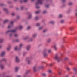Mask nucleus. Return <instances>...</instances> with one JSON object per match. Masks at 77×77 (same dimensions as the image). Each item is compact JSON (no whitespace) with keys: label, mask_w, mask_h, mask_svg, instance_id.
<instances>
[{"label":"nucleus","mask_w":77,"mask_h":77,"mask_svg":"<svg viewBox=\"0 0 77 77\" xmlns=\"http://www.w3.org/2000/svg\"><path fill=\"white\" fill-rule=\"evenodd\" d=\"M42 1H43V0H37V2L36 3V8L38 9L39 8V7L37 6V5H39V4L42 5Z\"/></svg>","instance_id":"1"},{"label":"nucleus","mask_w":77,"mask_h":77,"mask_svg":"<svg viewBox=\"0 0 77 77\" xmlns=\"http://www.w3.org/2000/svg\"><path fill=\"white\" fill-rule=\"evenodd\" d=\"M18 29V27H16L15 29V30H11L8 31L6 32V33H9V32H11V33H15L16 32V30Z\"/></svg>","instance_id":"2"},{"label":"nucleus","mask_w":77,"mask_h":77,"mask_svg":"<svg viewBox=\"0 0 77 77\" xmlns=\"http://www.w3.org/2000/svg\"><path fill=\"white\" fill-rule=\"evenodd\" d=\"M55 59L57 60L58 61V62H60V58L57 55H56L55 57Z\"/></svg>","instance_id":"3"},{"label":"nucleus","mask_w":77,"mask_h":77,"mask_svg":"<svg viewBox=\"0 0 77 77\" xmlns=\"http://www.w3.org/2000/svg\"><path fill=\"white\" fill-rule=\"evenodd\" d=\"M13 23H14L13 21H12L11 22V24L10 25V26L8 25V27L9 29L12 27V26H13L12 24H13Z\"/></svg>","instance_id":"4"},{"label":"nucleus","mask_w":77,"mask_h":77,"mask_svg":"<svg viewBox=\"0 0 77 77\" xmlns=\"http://www.w3.org/2000/svg\"><path fill=\"white\" fill-rule=\"evenodd\" d=\"M5 51H3L1 53V56L2 57H3L5 56Z\"/></svg>","instance_id":"5"},{"label":"nucleus","mask_w":77,"mask_h":77,"mask_svg":"<svg viewBox=\"0 0 77 77\" xmlns=\"http://www.w3.org/2000/svg\"><path fill=\"white\" fill-rule=\"evenodd\" d=\"M26 60H28V64H30V63H31V61H30V60H29V58H27L26 59Z\"/></svg>","instance_id":"6"},{"label":"nucleus","mask_w":77,"mask_h":77,"mask_svg":"<svg viewBox=\"0 0 77 77\" xmlns=\"http://www.w3.org/2000/svg\"><path fill=\"white\" fill-rule=\"evenodd\" d=\"M73 69L74 71H75L76 73H77V68L76 67L74 68Z\"/></svg>","instance_id":"7"},{"label":"nucleus","mask_w":77,"mask_h":77,"mask_svg":"<svg viewBox=\"0 0 77 77\" xmlns=\"http://www.w3.org/2000/svg\"><path fill=\"white\" fill-rule=\"evenodd\" d=\"M16 60L17 62H19V61H20V60L18 59V57H16Z\"/></svg>","instance_id":"8"},{"label":"nucleus","mask_w":77,"mask_h":77,"mask_svg":"<svg viewBox=\"0 0 77 77\" xmlns=\"http://www.w3.org/2000/svg\"><path fill=\"white\" fill-rule=\"evenodd\" d=\"M33 71H34V72H36V66H34L33 67Z\"/></svg>","instance_id":"9"},{"label":"nucleus","mask_w":77,"mask_h":77,"mask_svg":"<svg viewBox=\"0 0 77 77\" xmlns=\"http://www.w3.org/2000/svg\"><path fill=\"white\" fill-rule=\"evenodd\" d=\"M30 45L28 46L26 48L27 50H30Z\"/></svg>","instance_id":"10"},{"label":"nucleus","mask_w":77,"mask_h":77,"mask_svg":"<svg viewBox=\"0 0 77 77\" xmlns=\"http://www.w3.org/2000/svg\"><path fill=\"white\" fill-rule=\"evenodd\" d=\"M8 21H9L8 20H5V21H4L3 23L5 24V23H7V22H8Z\"/></svg>","instance_id":"11"},{"label":"nucleus","mask_w":77,"mask_h":77,"mask_svg":"<svg viewBox=\"0 0 77 77\" xmlns=\"http://www.w3.org/2000/svg\"><path fill=\"white\" fill-rule=\"evenodd\" d=\"M0 67H1V68L2 69H3V68H4V66H3L2 64H0Z\"/></svg>","instance_id":"12"},{"label":"nucleus","mask_w":77,"mask_h":77,"mask_svg":"<svg viewBox=\"0 0 77 77\" xmlns=\"http://www.w3.org/2000/svg\"><path fill=\"white\" fill-rule=\"evenodd\" d=\"M42 75L43 76V77H46V74L45 73H42Z\"/></svg>","instance_id":"13"},{"label":"nucleus","mask_w":77,"mask_h":77,"mask_svg":"<svg viewBox=\"0 0 77 77\" xmlns=\"http://www.w3.org/2000/svg\"><path fill=\"white\" fill-rule=\"evenodd\" d=\"M44 57H46L47 56V54H46V52H45L44 53Z\"/></svg>","instance_id":"14"},{"label":"nucleus","mask_w":77,"mask_h":77,"mask_svg":"<svg viewBox=\"0 0 77 77\" xmlns=\"http://www.w3.org/2000/svg\"><path fill=\"white\" fill-rule=\"evenodd\" d=\"M19 69V68H18V67H16L15 68V71H16V72H17V71H18V70Z\"/></svg>","instance_id":"15"},{"label":"nucleus","mask_w":77,"mask_h":77,"mask_svg":"<svg viewBox=\"0 0 77 77\" xmlns=\"http://www.w3.org/2000/svg\"><path fill=\"white\" fill-rule=\"evenodd\" d=\"M23 28V26H20L19 28L20 30H21Z\"/></svg>","instance_id":"16"},{"label":"nucleus","mask_w":77,"mask_h":77,"mask_svg":"<svg viewBox=\"0 0 77 77\" xmlns=\"http://www.w3.org/2000/svg\"><path fill=\"white\" fill-rule=\"evenodd\" d=\"M54 47L55 50H57V47H56V45H54Z\"/></svg>","instance_id":"17"},{"label":"nucleus","mask_w":77,"mask_h":77,"mask_svg":"<svg viewBox=\"0 0 77 77\" xmlns=\"http://www.w3.org/2000/svg\"><path fill=\"white\" fill-rule=\"evenodd\" d=\"M10 48H11V46H8L7 48V50H10Z\"/></svg>","instance_id":"18"},{"label":"nucleus","mask_w":77,"mask_h":77,"mask_svg":"<svg viewBox=\"0 0 77 77\" xmlns=\"http://www.w3.org/2000/svg\"><path fill=\"white\" fill-rule=\"evenodd\" d=\"M31 17H32V15H31V14H30L28 17V19H30V18H31Z\"/></svg>","instance_id":"19"},{"label":"nucleus","mask_w":77,"mask_h":77,"mask_svg":"<svg viewBox=\"0 0 77 77\" xmlns=\"http://www.w3.org/2000/svg\"><path fill=\"white\" fill-rule=\"evenodd\" d=\"M50 24H53L54 23V22L53 21H51L50 22Z\"/></svg>","instance_id":"20"},{"label":"nucleus","mask_w":77,"mask_h":77,"mask_svg":"<svg viewBox=\"0 0 77 77\" xmlns=\"http://www.w3.org/2000/svg\"><path fill=\"white\" fill-rule=\"evenodd\" d=\"M69 63L70 65H72V62H69Z\"/></svg>","instance_id":"21"},{"label":"nucleus","mask_w":77,"mask_h":77,"mask_svg":"<svg viewBox=\"0 0 77 77\" xmlns=\"http://www.w3.org/2000/svg\"><path fill=\"white\" fill-rule=\"evenodd\" d=\"M33 36L34 38H35L36 36V34H35L33 35Z\"/></svg>","instance_id":"22"},{"label":"nucleus","mask_w":77,"mask_h":77,"mask_svg":"<svg viewBox=\"0 0 77 77\" xmlns=\"http://www.w3.org/2000/svg\"><path fill=\"white\" fill-rule=\"evenodd\" d=\"M70 30H73L74 29V28H73L72 27H71L70 28Z\"/></svg>","instance_id":"23"},{"label":"nucleus","mask_w":77,"mask_h":77,"mask_svg":"<svg viewBox=\"0 0 77 77\" xmlns=\"http://www.w3.org/2000/svg\"><path fill=\"white\" fill-rule=\"evenodd\" d=\"M3 42V40L2 39H0V43H2Z\"/></svg>","instance_id":"24"},{"label":"nucleus","mask_w":77,"mask_h":77,"mask_svg":"<svg viewBox=\"0 0 77 77\" xmlns=\"http://www.w3.org/2000/svg\"><path fill=\"white\" fill-rule=\"evenodd\" d=\"M68 60V57H65L64 58V60Z\"/></svg>","instance_id":"25"},{"label":"nucleus","mask_w":77,"mask_h":77,"mask_svg":"<svg viewBox=\"0 0 77 77\" xmlns=\"http://www.w3.org/2000/svg\"><path fill=\"white\" fill-rule=\"evenodd\" d=\"M63 17V15L62 14H60L59 16V18H62Z\"/></svg>","instance_id":"26"},{"label":"nucleus","mask_w":77,"mask_h":77,"mask_svg":"<svg viewBox=\"0 0 77 77\" xmlns=\"http://www.w3.org/2000/svg\"><path fill=\"white\" fill-rule=\"evenodd\" d=\"M23 46V44H20V48L19 49H20L21 48V47Z\"/></svg>","instance_id":"27"},{"label":"nucleus","mask_w":77,"mask_h":77,"mask_svg":"<svg viewBox=\"0 0 77 77\" xmlns=\"http://www.w3.org/2000/svg\"><path fill=\"white\" fill-rule=\"evenodd\" d=\"M66 69L67 71H69V70H70V69H69L68 67H66Z\"/></svg>","instance_id":"28"},{"label":"nucleus","mask_w":77,"mask_h":77,"mask_svg":"<svg viewBox=\"0 0 77 77\" xmlns=\"http://www.w3.org/2000/svg\"><path fill=\"white\" fill-rule=\"evenodd\" d=\"M4 10L5 12H7V11H8V10H7V9L6 8H4Z\"/></svg>","instance_id":"29"},{"label":"nucleus","mask_w":77,"mask_h":77,"mask_svg":"<svg viewBox=\"0 0 77 77\" xmlns=\"http://www.w3.org/2000/svg\"><path fill=\"white\" fill-rule=\"evenodd\" d=\"M38 19H39V17H35V20H38Z\"/></svg>","instance_id":"30"},{"label":"nucleus","mask_w":77,"mask_h":77,"mask_svg":"<svg viewBox=\"0 0 77 77\" xmlns=\"http://www.w3.org/2000/svg\"><path fill=\"white\" fill-rule=\"evenodd\" d=\"M39 12H40V11H37L35 12V14H39Z\"/></svg>","instance_id":"31"},{"label":"nucleus","mask_w":77,"mask_h":77,"mask_svg":"<svg viewBox=\"0 0 77 77\" xmlns=\"http://www.w3.org/2000/svg\"><path fill=\"white\" fill-rule=\"evenodd\" d=\"M51 41V40L50 39H49L47 40L48 42H50Z\"/></svg>","instance_id":"32"},{"label":"nucleus","mask_w":77,"mask_h":77,"mask_svg":"<svg viewBox=\"0 0 77 77\" xmlns=\"http://www.w3.org/2000/svg\"><path fill=\"white\" fill-rule=\"evenodd\" d=\"M52 72V71L51 70H49L48 71V72L49 73H51Z\"/></svg>","instance_id":"33"},{"label":"nucleus","mask_w":77,"mask_h":77,"mask_svg":"<svg viewBox=\"0 0 77 77\" xmlns=\"http://www.w3.org/2000/svg\"><path fill=\"white\" fill-rule=\"evenodd\" d=\"M45 7H46V8H48V6H49V5H45Z\"/></svg>","instance_id":"34"},{"label":"nucleus","mask_w":77,"mask_h":77,"mask_svg":"<svg viewBox=\"0 0 77 77\" xmlns=\"http://www.w3.org/2000/svg\"><path fill=\"white\" fill-rule=\"evenodd\" d=\"M44 68V67L43 66H42L41 67H39V69H42Z\"/></svg>","instance_id":"35"},{"label":"nucleus","mask_w":77,"mask_h":77,"mask_svg":"<svg viewBox=\"0 0 77 77\" xmlns=\"http://www.w3.org/2000/svg\"><path fill=\"white\" fill-rule=\"evenodd\" d=\"M2 60H3V61H6V59L4 58L2 59Z\"/></svg>","instance_id":"36"},{"label":"nucleus","mask_w":77,"mask_h":77,"mask_svg":"<svg viewBox=\"0 0 77 77\" xmlns=\"http://www.w3.org/2000/svg\"><path fill=\"white\" fill-rule=\"evenodd\" d=\"M61 23H64V20H62L61 21Z\"/></svg>","instance_id":"37"},{"label":"nucleus","mask_w":77,"mask_h":77,"mask_svg":"<svg viewBox=\"0 0 77 77\" xmlns=\"http://www.w3.org/2000/svg\"><path fill=\"white\" fill-rule=\"evenodd\" d=\"M18 35L17 34H16L14 35V36L15 37H17Z\"/></svg>","instance_id":"38"},{"label":"nucleus","mask_w":77,"mask_h":77,"mask_svg":"<svg viewBox=\"0 0 77 77\" xmlns=\"http://www.w3.org/2000/svg\"><path fill=\"white\" fill-rule=\"evenodd\" d=\"M69 5H72V3L71 2H70L69 3Z\"/></svg>","instance_id":"39"},{"label":"nucleus","mask_w":77,"mask_h":77,"mask_svg":"<svg viewBox=\"0 0 77 77\" xmlns=\"http://www.w3.org/2000/svg\"><path fill=\"white\" fill-rule=\"evenodd\" d=\"M30 28H31V27H30V26H29L28 27V28H27V29L28 30L30 29Z\"/></svg>","instance_id":"40"},{"label":"nucleus","mask_w":77,"mask_h":77,"mask_svg":"<svg viewBox=\"0 0 77 77\" xmlns=\"http://www.w3.org/2000/svg\"><path fill=\"white\" fill-rule=\"evenodd\" d=\"M45 13H47V11H44L43 12V14H45Z\"/></svg>","instance_id":"41"},{"label":"nucleus","mask_w":77,"mask_h":77,"mask_svg":"<svg viewBox=\"0 0 77 77\" xmlns=\"http://www.w3.org/2000/svg\"><path fill=\"white\" fill-rule=\"evenodd\" d=\"M29 71H26V74H28V73H29Z\"/></svg>","instance_id":"42"},{"label":"nucleus","mask_w":77,"mask_h":77,"mask_svg":"<svg viewBox=\"0 0 77 77\" xmlns=\"http://www.w3.org/2000/svg\"><path fill=\"white\" fill-rule=\"evenodd\" d=\"M58 73L59 75H60V74H61L62 73V72H59Z\"/></svg>","instance_id":"43"},{"label":"nucleus","mask_w":77,"mask_h":77,"mask_svg":"<svg viewBox=\"0 0 77 77\" xmlns=\"http://www.w3.org/2000/svg\"><path fill=\"white\" fill-rule=\"evenodd\" d=\"M40 25V24H39V23H37V26H39Z\"/></svg>","instance_id":"44"},{"label":"nucleus","mask_w":77,"mask_h":77,"mask_svg":"<svg viewBox=\"0 0 77 77\" xmlns=\"http://www.w3.org/2000/svg\"><path fill=\"white\" fill-rule=\"evenodd\" d=\"M11 15H13V16H14V15H15V13H12Z\"/></svg>","instance_id":"45"},{"label":"nucleus","mask_w":77,"mask_h":77,"mask_svg":"<svg viewBox=\"0 0 77 77\" xmlns=\"http://www.w3.org/2000/svg\"><path fill=\"white\" fill-rule=\"evenodd\" d=\"M47 32V30H45L43 31L44 33H45V32Z\"/></svg>","instance_id":"46"},{"label":"nucleus","mask_w":77,"mask_h":77,"mask_svg":"<svg viewBox=\"0 0 77 77\" xmlns=\"http://www.w3.org/2000/svg\"><path fill=\"white\" fill-rule=\"evenodd\" d=\"M12 36V33H11L10 34V36Z\"/></svg>","instance_id":"47"},{"label":"nucleus","mask_w":77,"mask_h":77,"mask_svg":"<svg viewBox=\"0 0 77 77\" xmlns=\"http://www.w3.org/2000/svg\"><path fill=\"white\" fill-rule=\"evenodd\" d=\"M51 50H49L48 51V53H50L51 52Z\"/></svg>","instance_id":"48"},{"label":"nucleus","mask_w":77,"mask_h":77,"mask_svg":"<svg viewBox=\"0 0 77 77\" xmlns=\"http://www.w3.org/2000/svg\"><path fill=\"white\" fill-rule=\"evenodd\" d=\"M42 29V26L41 27L39 28V30H41Z\"/></svg>","instance_id":"49"},{"label":"nucleus","mask_w":77,"mask_h":77,"mask_svg":"<svg viewBox=\"0 0 77 77\" xmlns=\"http://www.w3.org/2000/svg\"><path fill=\"white\" fill-rule=\"evenodd\" d=\"M28 0H24V2H27Z\"/></svg>","instance_id":"50"},{"label":"nucleus","mask_w":77,"mask_h":77,"mask_svg":"<svg viewBox=\"0 0 77 77\" xmlns=\"http://www.w3.org/2000/svg\"><path fill=\"white\" fill-rule=\"evenodd\" d=\"M15 50H17V47H15Z\"/></svg>","instance_id":"51"},{"label":"nucleus","mask_w":77,"mask_h":77,"mask_svg":"<svg viewBox=\"0 0 77 77\" xmlns=\"http://www.w3.org/2000/svg\"><path fill=\"white\" fill-rule=\"evenodd\" d=\"M23 8H24V7H23V6L21 7V9H23Z\"/></svg>","instance_id":"52"},{"label":"nucleus","mask_w":77,"mask_h":77,"mask_svg":"<svg viewBox=\"0 0 77 77\" xmlns=\"http://www.w3.org/2000/svg\"><path fill=\"white\" fill-rule=\"evenodd\" d=\"M27 38H28V37H26V38H25L24 39H25V40L27 39Z\"/></svg>","instance_id":"53"},{"label":"nucleus","mask_w":77,"mask_h":77,"mask_svg":"<svg viewBox=\"0 0 77 77\" xmlns=\"http://www.w3.org/2000/svg\"><path fill=\"white\" fill-rule=\"evenodd\" d=\"M24 2L23 1H20V3H22V2Z\"/></svg>","instance_id":"54"},{"label":"nucleus","mask_w":77,"mask_h":77,"mask_svg":"<svg viewBox=\"0 0 77 77\" xmlns=\"http://www.w3.org/2000/svg\"><path fill=\"white\" fill-rule=\"evenodd\" d=\"M0 6H3V4H1L0 5Z\"/></svg>","instance_id":"55"},{"label":"nucleus","mask_w":77,"mask_h":77,"mask_svg":"<svg viewBox=\"0 0 77 77\" xmlns=\"http://www.w3.org/2000/svg\"><path fill=\"white\" fill-rule=\"evenodd\" d=\"M63 2H65L66 0H62Z\"/></svg>","instance_id":"56"},{"label":"nucleus","mask_w":77,"mask_h":77,"mask_svg":"<svg viewBox=\"0 0 77 77\" xmlns=\"http://www.w3.org/2000/svg\"><path fill=\"white\" fill-rule=\"evenodd\" d=\"M50 66H51L52 65V64H51L49 65Z\"/></svg>","instance_id":"57"},{"label":"nucleus","mask_w":77,"mask_h":77,"mask_svg":"<svg viewBox=\"0 0 77 77\" xmlns=\"http://www.w3.org/2000/svg\"><path fill=\"white\" fill-rule=\"evenodd\" d=\"M20 18V17H19V16L17 17V19H18V18Z\"/></svg>","instance_id":"58"},{"label":"nucleus","mask_w":77,"mask_h":77,"mask_svg":"<svg viewBox=\"0 0 77 77\" xmlns=\"http://www.w3.org/2000/svg\"><path fill=\"white\" fill-rule=\"evenodd\" d=\"M16 41L17 42H18L19 41V40H16Z\"/></svg>","instance_id":"59"},{"label":"nucleus","mask_w":77,"mask_h":77,"mask_svg":"<svg viewBox=\"0 0 77 77\" xmlns=\"http://www.w3.org/2000/svg\"><path fill=\"white\" fill-rule=\"evenodd\" d=\"M17 77H21V76L20 75H18V76H17Z\"/></svg>","instance_id":"60"},{"label":"nucleus","mask_w":77,"mask_h":77,"mask_svg":"<svg viewBox=\"0 0 77 77\" xmlns=\"http://www.w3.org/2000/svg\"><path fill=\"white\" fill-rule=\"evenodd\" d=\"M65 77H68V75H66Z\"/></svg>","instance_id":"61"},{"label":"nucleus","mask_w":77,"mask_h":77,"mask_svg":"<svg viewBox=\"0 0 77 77\" xmlns=\"http://www.w3.org/2000/svg\"><path fill=\"white\" fill-rule=\"evenodd\" d=\"M31 1H32V2H33L34 1V0H31Z\"/></svg>","instance_id":"62"},{"label":"nucleus","mask_w":77,"mask_h":77,"mask_svg":"<svg viewBox=\"0 0 77 77\" xmlns=\"http://www.w3.org/2000/svg\"><path fill=\"white\" fill-rule=\"evenodd\" d=\"M17 0H14V2H16Z\"/></svg>","instance_id":"63"},{"label":"nucleus","mask_w":77,"mask_h":77,"mask_svg":"<svg viewBox=\"0 0 77 77\" xmlns=\"http://www.w3.org/2000/svg\"><path fill=\"white\" fill-rule=\"evenodd\" d=\"M1 47H2V46L0 45V48H1Z\"/></svg>","instance_id":"64"}]
</instances>
